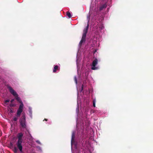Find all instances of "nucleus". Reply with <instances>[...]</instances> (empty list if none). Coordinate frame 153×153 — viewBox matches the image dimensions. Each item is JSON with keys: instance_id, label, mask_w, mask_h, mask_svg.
Masks as SVG:
<instances>
[{"instance_id": "a211bd4d", "label": "nucleus", "mask_w": 153, "mask_h": 153, "mask_svg": "<svg viewBox=\"0 0 153 153\" xmlns=\"http://www.w3.org/2000/svg\"><path fill=\"white\" fill-rule=\"evenodd\" d=\"M36 142L38 143L39 144H40L41 143L39 140H36Z\"/></svg>"}, {"instance_id": "0eeeda50", "label": "nucleus", "mask_w": 153, "mask_h": 153, "mask_svg": "<svg viewBox=\"0 0 153 153\" xmlns=\"http://www.w3.org/2000/svg\"><path fill=\"white\" fill-rule=\"evenodd\" d=\"M89 24L88 23H87V25L85 27L84 29L83 32V33H87L88 29V28Z\"/></svg>"}, {"instance_id": "39448f33", "label": "nucleus", "mask_w": 153, "mask_h": 153, "mask_svg": "<svg viewBox=\"0 0 153 153\" xmlns=\"http://www.w3.org/2000/svg\"><path fill=\"white\" fill-rule=\"evenodd\" d=\"M107 6V4L106 3H105L101 5L99 7V10L100 11L102 10L104 8H105Z\"/></svg>"}, {"instance_id": "1a4fd4ad", "label": "nucleus", "mask_w": 153, "mask_h": 153, "mask_svg": "<svg viewBox=\"0 0 153 153\" xmlns=\"http://www.w3.org/2000/svg\"><path fill=\"white\" fill-rule=\"evenodd\" d=\"M58 69V66L57 65H55L54 67V69H53V72L55 73L56 72V70Z\"/></svg>"}, {"instance_id": "ddd939ff", "label": "nucleus", "mask_w": 153, "mask_h": 153, "mask_svg": "<svg viewBox=\"0 0 153 153\" xmlns=\"http://www.w3.org/2000/svg\"><path fill=\"white\" fill-rule=\"evenodd\" d=\"M29 112L30 114V117L32 118V111L31 110H29Z\"/></svg>"}, {"instance_id": "2eb2a0df", "label": "nucleus", "mask_w": 153, "mask_h": 153, "mask_svg": "<svg viewBox=\"0 0 153 153\" xmlns=\"http://www.w3.org/2000/svg\"><path fill=\"white\" fill-rule=\"evenodd\" d=\"M10 107H13L15 106L16 105H15L11 103L10 104Z\"/></svg>"}, {"instance_id": "20e7f679", "label": "nucleus", "mask_w": 153, "mask_h": 153, "mask_svg": "<svg viewBox=\"0 0 153 153\" xmlns=\"http://www.w3.org/2000/svg\"><path fill=\"white\" fill-rule=\"evenodd\" d=\"M98 60L97 58L95 59L92 62V67H91V69L93 70H96L98 69V68L96 67V65L98 63Z\"/></svg>"}, {"instance_id": "6ab92c4d", "label": "nucleus", "mask_w": 153, "mask_h": 153, "mask_svg": "<svg viewBox=\"0 0 153 153\" xmlns=\"http://www.w3.org/2000/svg\"><path fill=\"white\" fill-rule=\"evenodd\" d=\"M14 100V99H12L10 101V102L12 103Z\"/></svg>"}, {"instance_id": "6e6552de", "label": "nucleus", "mask_w": 153, "mask_h": 153, "mask_svg": "<svg viewBox=\"0 0 153 153\" xmlns=\"http://www.w3.org/2000/svg\"><path fill=\"white\" fill-rule=\"evenodd\" d=\"M85 40H86L85 39L82 38L81 40L79 42V45L80 46H81L83 43L85 42Z\"/></svg>"}, {"instance_id": "4be33fe9", "label": "nucleus", "mask_w": 153, "mask_h": 153, "mask_svg": "<svg viewBox=\"0 0 153 153\" xmlns=\"http://www.w3.org/2000/svg\"><path fill=\"white\" fill-rule=\"evenodd\" d=\"M44 120L47 121L48 120V119H45Z\"/></svg>"}, {"instance_id": "7ed1b4c3", "label": "nucleus", "mask_w": 153, "mask_h": 153, "mask_svg": "<svg viewBox=\"0 0 153 153\" xmlns=\"http://www.w3.org/2000/svg\"><path fill=\"white\" fill-rule=\"evenodd\" d=\"M19 122L20 125L23 128L26 129V117L25 114H23L22 117L19 119Z\"/></svg>"}, {"instance_id": "5701e85b", "label": "nucleus", "mask_w": 153, "mask_h": 153, "mask_svg": "<svg viewBox=\"0 0 153 153\" xmlns=\"http://www.w3.org/2000/svg\"><path fill=\"white\" fill-rule=\"evenodd\" d=\"M75 81H76V83H77V80H76V79H75Z\"/></svg>"}, {"instance_id": "412c9836", "label": "nucleus", "mask_w": 153, "mask_h": 153, "mask_svg": "<svg viewBox=\"0 0 153 153\" xmlns=\"http://www.w3.org/2000/svg\"><path fill=\"white\" fill-rule=\"evenodd\" d=\"M10 112L12 113H13V110L10 109Z\"/></svg>"}, {"instance_id": "aec40b11", "label": "nucleus", "mask_w": 153, "mask_h": 153, "mask_svg": "<svg viewBox=\"0 0 153 153\" xmlns=\"http://www.w3.org/2000/svg\"><path fill=\"white\" fill-rule=\"evenodd\" d=\"M83 85H82V89H81L82 91L83 90Z\"/></svg>"}, {"instance_id": "9b49d317", "label": "nucleus", "mask_w": 153, "mask_h": 153, "mask_svg": "<svg viewBox=\"0 0 153 153\" xmlns=\"http://www.w3.org/2000/svg\"><path fill=\"white\" fill-rule=\"evenodd\" d=\"M13 150L15 153H16L17 152L18 149L15 146L13 148Z\"/></svg>"}, {"instance_id": "f03ea898", "label": "nucleus", "mask_w": 153, "mask_h": 153, "mask_svg": "<svg viewBox=\"0 0 153 153\" xmlns=\"http://www.w3.org/2000/svg\"><path fill=\"white\" fill-rule=\"evenodd\" d=\"M23 136V134L22 132L19 133L17 136L18 140L16 143V145L19 151L21 152H22V143L23 141V140L22 139V137Z\"/></svg>"}, {"instance_id": "f8f14e48", "label": "nucleus", "mask_w": 153, "mask_h": 153, "mask_svg": "<svg viewBox=\"0 0 153 153\" xmlns=\"http://www.w3.org/2000/svg\"><path fill=\"white\" fill-rule=\"evenodd\" d=\"M87 33H83L82 38L85 39Z\"/></svg>"}, {"instance_id": "4468645a", "label": "nucleus", "mask_w": 153, "mask_h": 153, "mask_svg": "<svg viewBox=\"0 0 153 153\" xmlns=\"http://www.w3.org/2000/svg\"><path fill=\"white\" fill-rule=\"evenodd\" d=\"M18 118L16 116V117H14L13 118V120L15 121H16L18 120Z\"/></svg>"}, {"instance_id": "f3484780", "label": "nucleus", "mask_w": 153, "mask_h": 153, "mask_svg": "<svg viewBox=\"0 0 153 153\" xmlns=\"http://www.w3.org/2000/svg\"><path fill=\"white\" fill-rule=\"evenodd\" d=\"M9 101H10V100H5L4 102L5 103H6L7 102H9Z\"/></svg>"}, {"instance_id": "9d476101", "label": "nucleus", "mask_w": 153, "mask_h": 153, "mask_svg": "<svg viewBox=\"0 0 153 153\" xmlns=\"http://www.w3.org/2000/svg\"><path fill=\"white\" fill-rule=\"evenodd\" d=\"M66 15L69 18H70L71 17V15L70 13L68 11L66 12Z\"/></svg>"}, {"instance_id": "423d86ee", "label": "nucleus", "mask_w": 153, "mask_h": 153, "mask_svg": "<svg viewBox=\"0 0 153 153\" xmlns=\"http://www.w3.org/2000/svg\"><path fill=\"white\" fill-rule=\"evenodd\" d=\"M75 137V133L74 132H73L72 134V137L71 139V143H73L74 141V138Z\"/></svg>"}, {"instance_id": "f257e3e1", "label": "nucleus", "mask_w": 153, "mask_h": 153, "mask_svg": "<svg viewBox=\"0 0 153 153\" xmlns=\"http://www.w3.org/2000/svg\"><path fill=\"white\" fill-rule=\"evenodd\" d=\"M6 86L11 94L15 97V99L20 103L19 108L17 111L16 115L18 117H19L23 111L24 105L23 102L21 100L20 97H19L18 94L13 89L12 87L8 85H7Z\"/></svg>"}, {"instance_id": "dca6fc26", "label": "nucleus", "mask_w": 153, "mask_h": 153, "mask_svg": "<svg viewBox=\"0 0 153 153\" xmlns=\"http://www.w3.org/2000/svg\"><path fill=\"white\" fill-rule=\"evenodd\" d=\"M93 105L94 107H95V100H94L93 101Z\"/></svg>"}]
</instances>
